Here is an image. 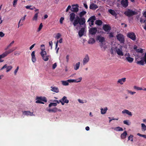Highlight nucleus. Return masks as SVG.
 Returning <instances> with one entry per match:
<instances>
[{
    "mask_svg": "<svg viewBox=\"0 0 146 146\" xmlns=\"http://www.w3.org/2000/svg\"><path fill=\"white\" fill-rule=\"evenodd\" d=\"M12 44H11V43H10V44H9V45L7 46L6 48H5V50H7L9 48L12 46Z\"/></svg>",
    "mask_w": 146,
    "mask_h": 146,
    "instance_id": "obj_54",
    "label": "nucleus"
},
{
    "mask_svg": "<svg viewBox=\"0 0 146 146\" xmlns=\"http://www.w3.org/2000/svg\"><path fill=\"white\" fill-rule=\"evenodd\" d=\"M128 0H121V4L123 7L126 8L128 5Z\"/></svg>",
    "mask_w": 146,
    "mask_h": 146,
    "instance_id": "obj_11",
    "label": "nucleus"
},
{
    "mask_svg": "<svg viewBox=\"0 0 146 146\" xmlns=\"http://www.w3.org/2000/svg\"><path fill=\"white\" fill-rule=\"evenodd\" d=\"M26 16V15H25V16H24L22 17L21 19L20 20H21L22 21H24L25 20V17Z\"/></svg>",
    "mask_w": 146,
    "mask_h": 146,
    "instance_id": "obj_56",
    "label": "nucleus"
},
{
    "mask_svg": "<svg viewBox=\"0 0 146 146\" xmlns=\"http://www.w3.org/2000/svg\"><path fill=\"white\" fill-rule=\"evenodd\" d=\"M41 51L40 52V54L41 57H42V59L46 61H48L49 56L46 55V51H44V48H41Z\"/></svg>",
    "mask_w": 146,
    "mask_h": 146,
    "instance_id": "obj_2",
    "label": "nucleus"
},
{
    "mask_svg": "<svg viewBox=\"0 0 146 146\" xmlns=\"http://www.w3.org/2000/svg\"><path fill=\"white\" fill-rule=\"evenodd\" d=\"M97 32V29L96 27L92 28H90L89 30V33L92 35L96 34Z\"/></svg>",
    "mask_w": 146,
    "mask_h": 146,
    "instance_id": "obj_15",
    "label": "nucleus"
},
{
    "mask_svg": "<svg viewBox=\"0 0 146 146\" xmlns=\"http://www.w3.org/2000/svg\"><path fill=\"white\" fill-rule=\"evenodd\" d=\"M50 88H51V90L54 92L57 93L59 92V90L58 88L56 87H51Z\"/></svg>",
    "mask_w": 146,
    "mask_h": 146,
    "instance_id": "obj_23",
    "label": "nucleus"
},
{
    "mask_svg": "<svg viewBox=\"0 0 146 146\" xmlns=\"http://www.w3.org/2000/svg\"><path fill=\"white\" fill-rule=\"evenodd\" d=\"M136 63L138 64L141 65H143L144 64V61L143 60L137 61Z\"/></svg>",
    "mask_w": 146,
    "mask_h": 146,
    "instance_id": "obj_37",
    "label": "nucleus"
},
{
    "mask_svg": "<svg viewBox=\"0 0 146 146\" xmlns=\"http://www.w3.org/2000/svg\"><path fill=\"white\" fill-rule=\"evenodd\" d=\"M72 8L71 9V11L72 12L77 13L79 11V9L78 8V5L77 4L75 5H72Z\"/></svg>",
    "mask_w": 146,
    "mask_h": 146,
    "instance_id": "obj_9",
    "label": "nucleus"
},
{
    "mask_svg": "<svg viewBox=\"0 0 146 146\" xmlns=\"http://www.w3.org/2000/svg\"><path fill=\"white\" fill-rule=\"evenodd\" d=\"M76 15L75 13H70L69 15L70 20L71 22H73L75 18Z\"/></svg>",
    "mask_w": 146,
    "mask_h": 146,
    "instance_id": "obj_17",
    "label": "nucleus"
},
{
    "mask_svg": "<svg viewBox=\"0 0 146 146\" xmlns=\"http://www.w3.org/2000/svg\"><path fill=\"white\" fill-rule=\"evenodd\" d=\"M127 36L133 40L136 39V36L135 34L132 32H130L127 34Z\"/></svg>",
    "mask_w": 146,
    "mask_h": 146,
    "instance_id": "obj_7",
    "label": "nucleus"
},
{
    "mask_svg": "<svg viewBox=\"0 0 146 146\" xmlns=\"http://www.w3.org/2000/svg\"><path fill=\"white\" fill-rule=\"evenodd\" d=\"M109 36L110 38H112V37H113V33L112 32L109 33Z\"/></svg>",
    "mask_w": 146,
    "mask_h": 146,
    "instance_id": "obj_59",
    "label": "nucleus"
},
{
    "mask_svg": "<svg viewBox=\"0 0 146 146\" xmlns=\"http://www.w3.org/2000/svg\"><path fill=\"white\" fill-rule=\"evenodd\" d=\"M71 6L70 5H68V6L67 9H66V12H68L69 9H71Z\"/></svg>",
    "mask_w": 146,
    "mask_h": 146,
    "instance_id": "obj_57",
    "label": "nucleus"
},
{
    "mask_svg": "<svg viewBox=\"0 0 146 146\" xmlns=\"http://www.w3.org/2000/svg\"><path fill=\"white\" fill-rule=\"evenodd\" d=\"M13 51H13L12 50V49H10L8 51H6V52H5L6 53V54H10V53H11Z\"/></svg>",
    "mask_w": 146,
    "mask_h": 146,
    "instance_id": "obj_44",
    "label": "nucleus"
},
{
    "mask_svg": "<svg viewBox=\"0 0 146 146\" xmlns=\"http://www.w3.org/2000/svg\"><path fill=\"white\" fill-rule=\"evenodd\" d=\"M64 18L63 17H62L60 18V24H62V22H63V20H64Z\"/></svg>",
    "mask_w": 146,
    "mask_h": 146,
    "instance_id": "obj_53",
    "label": "nucleus"
},
{
    "mask_svg": "<svg viewBox=\"0 0 146 146\" xmlns=\"http://www.w3.org/2000/svg\"><path fill=\"white\" fill-rule=\"evenodd\" d=\"M97 40L99 41L100 43H102L104 41V38L101 36H98L97 38Z\"/></svg>",
    "mask_w": 146,
    "mask_h": 146,
    "instance_id": "obj_25",
    "label": "nucleus"
},
{
    "mask_svg": "<svg viewBox=\"0 0 146 146\" xmlns=\"http://www.w3.org/2000/svg\"><path fill=\"white\" fill-rule=\"evenodd\" d=\"M86 13V12L84 11H83L79 13V17L77 16L76 18L73 22V25L74 26H76L78 24L80 25H86L85 18L82 17Z\"/></svg>",
    "mask_w": 146,
    "mask_h": 146,
    "instance_id": "obj_1",
    "label": "nucleus"
},
{
    "mask_svg": "<svg viewBox=\"0 0 146 146\" xmlns=\"http://www.w3.org/2000/svg\"><path fill=\"white\" fill-rule=\"evenodd\" d=\"M98 8L97 5L94 3H92L90 4V8L92 10H95Z\"/></svg>",
    "mask_w": 146,
    "mask_h": 146,
    "instance_id": "obj_20",
    "label": "nucleus"
},
{
    "mask_svg": "<svg viewBox=\"0 0 146 146\" xmlns=\"http://www.w3.org/2000/svg\"><path fill=\"white\" fill-rule=\"evenodd\" d=\"M21 52H20L16 51L14 52V54L15 56H18L20 54Z\"/></svg>",
    "mask_w": 146,
    "mask_h": 146,
    "instance_id": "obj_48",
    "label": "nucleus"
},
{
    "mask_svg": "<svg viewBox=\"0 0 146 146\" xmlns=\"http://www.w3.org/2000/svg\"><path fill=\"white\" fill-rule=\"evenodd\" d=\"M80 66V62H78L77 63H76L74 67V69L75 70H77L79 68V67Z\"/></svg>",
    "mask_w": 146,
    "mask_h": 146,
    "instance_id": "obj_33",
    "label": "nucleus"
},
{
    "mask_svg": "<svg viewBox=\"0 0 146 146\" xmlns=\"http://www.w3.org/2000/svg\"><path fill=\"white\" fill-rule=\"evenodd\" d=\"M128 93L130 94L131 95H133L134 94L136 93V92H132L130 90H128Z\"/></svg>",
    "mask_w": 146,
    "mask_h": 146,
    "instance_id": "obj_50",
    "label": "nucleus"
},
{
    "mask_svg": "<svg viewBox=\"0 0 146 146\" xmlns=\"http://www.w3.org/2000/svg\"><path fill=\"white\" fill-rule=\"evenodd\" d=\"M80 80V79H79V81H77V80H75L74 79H69L68 80V82H69V83L71 82H75V83H78L79 82Z\"/></svg>",
    "mask_w": 146,
    "mask_h": 146,
    "instance_id": "obj_36",
    "label": "nucleus"
},
{
    "mask_svg": "<svg viewBox=\"0 0 146 146\" xmlns=\"http://www.w3.org/2000/svg\"><path fill=\"white\" fill-rule=\"evenodd\" d=\"M32 7V5H27L25 7V8L27 9H29L30 8V7Z\"/></svg>",
    "mask_w": 146,
    "mask_h": 146,
    "instance_id": "obj_63",
    "label": "nucleus"
},
{
    "mask_svg": "<svg viewBox=\"0 0 146 146\" xmlns=\"http://www.w3.org/2000/svg\"><path fill=\"white\" fill-rule=\"evenodd\" d=\"M141 127L142 131H145L146 130V126L144 124H141Z\"/></svg>",
    "mask_w": 146,
    "mask_h": 146,
    "instance_id": "obj_40",
    "label": "nucleus"
},
{
    "mask_svg": "<svg viewBox=\"0 0 146 146\" xmlns=\"http://www.w3.org/2000/svg\"><path fill=\"white\" fill-rule=\"evenodd\" d=\"M43 27V25L42 23H40V24L39 25V28H38V31L39 32L40 31L41 29Z\"/></svg>",
    "mask_w": 146,
    "mask_h": 146,
    "instance_id": "obj_43",
    "label": "nucleus"
},
{
    "mask_svg": "<svg viewBox=\"0 0 146 146\" xmlns=\"http://www.w3.org/2000/svg\"><path fill=\"white\" fill-rule=\"evenodd\" d=\"M95 23L97 25L100 26L102 25V22L101 20H96L95 22Z\"/></svg>",
    "mask_w": 146,
    "mask_h": 146,
    "instance_id": "obj_34",
    "label": "nucleus"
},
{
    "mask_svg": "<svg viewBox=\"0 0 146 146\" xmlns=\"http://www.w3.org/2000/svg\"><path fill=\"white\" fill-rule=\"evenodd\" d=\"M35 44H33L32 45H31V47H29V49L30 50H31L32 48H33L35 46Z\"/></svg>",
    "mask_w": 146,
    "mask_h": 146,
    "instance_id": "obj_64",
    "label": "nucleus"
},
{
    "mask_svg": "<svg viewBox=\"0 0 146 146\" xmlns=\"http://www.w3.org/2000/svg\"><path fill=\"white\" fill-rule=\"evenodd\" d=\"M133 135H131L128 137V140H131V141H133Z\"/></svg>",
    "mask_w": 146,
    "mask_h": 146,
    "instance_id": "obj_42",
    "label": "nucleus"
},
{
    "mask_svg": "<svg viewBox=\"0 0 146 146\" xmlns=\"http://www.w3.org/2000/svg\"><path fill=\"white\" fill-rule=\"evenodd\" d=\"M58 40H57V41H56V47H55V49H56V54L58 53V50L59 49V47H58L57 48L58 46Z\"/></svg>",
    "mask_w": 146,
    "mask_h": 146,
    "instance_id": "obj_38",
    "label": "nucleus"
},
{
    "mask_svg": "<svg viewBox=\"0 0 146 146\" xmlns=\"http://www.w3.org/2000/svg\"><path fill=\"white\" fill-rule=\"evenodd\" d=\"M49 45L50 46V49H52V41H50L49 42Z\"/></svg>",
    "mask_w": 146,
    "mask_h": 146,
    "instance_id": "obj_55",
    "label": "nucleus"
},
{
    "mask_svg": "<svg viewBox=\"0 0 146 146\" xmlns=\"http://www.w3.org/2000/svg\"><path fill=\"white\" fill-rule=\"evenodd\" d=\"M62 85L64 86H68L69 85V82L68 81V80L66 81L63 80L61 81Z\"/></svg>",
    "mask_w": 146,
    "mask_h": 146,
    "instance_id": "obj_32",
    "label": "nucleus"
},
{
    "mask_svg": "<svg viewBox=\"0 0 146 146\" xmlns=\"http://www.w3.org/2000/svg\"><path fill=\"white\" fill-rule=\"evenodd\" d=\"M114 130L116 131H123V129L122 128L120 127H117L113 128Z\"/></svg>",
    "mask_w": 146,
    "mask_h": 146,
    "instance_id": "obj_29",
    "label": "nucleus"
},
{
    "mask_svg": "<svg viewBox=\"0 0 146 146\" xmlns=\"http://www.w3.org/2000/svg\"><path fill=\"white\" fill-rule=\"evenodd\" d=\"M5 35V34L4 33H3L2 32H0V36L1 37H3Z\"/></svg>",
    "mask_w": 146,
    "mask_h": 146,
    "instance_id": "obj_58",
    "label": "nucleus"
},
{
    "mask_svg": "<svg viewBox=\"0 0 146 146\" xmlns=\"http://www.w3.org/2000/svg\"><path fill=\"white\" fill-rule=\"evenodd\" d=\"M7 55L8 54H7L5 52H4L2 54H0V59H1L2 58L5 57L7 56Z\"/></svg>",
    "mask_w": 146,
    "mask_h": 146,
    "instance_id": "obj_39",
    "label": "nucleus"
},
{
    "mask_svg": "<svg viewBox=\"0 0 146 146\" xmlns=\"http://www.w3.org/2000/svg\"><path fill=\"white\" fill-rule=\"evenodd\" d=\"M121 113H122L123 114H126L129 116H132V115L131 112L127 109L123 110L122 111Z\"/></svg>",
    "mask_w": 146,
    "mask_h": 146,
    "instance_id": "obj_18",
    "label": "nucleus"
},
{
    "mask_svg": "<svg viewBox=\"0 0 146 146\" xmlns=\"http://www.w3.org/2000/svg\"><path fill=\"white\" fill-rule=\"evenodd\" d=\"M60 102L61 103L62 105H63L64 103H68L69 101L67 99V98L66 96H64L63 98L60 100Z\"/></svg>",
    "mask_w": 146,
    "mask_h": 146,
    "instance_id": "obj_10",
    "label": "nucleus"
},
{
    "mask_svg": "<svg viewBox=\"0 0 146 146\" xmlns=\"http://www.w3.org/2000/svg\"><path fill=\"white\" fill-rule=\"evenodd\" d=\"M57 105L56 103H50L48 105L49 107H50L51 106H56Z\"/></svg>",
    "mask_w": 146,
    "mask_h": 146,
    "instance_id": "obj_41",
    "label": "nucleus"
},
{
    "mask_svg": "<svg viewBox=\"0 0 146 146\" xmlns=\"http://www.w3.org/2000/svg\"><path fill=\"white\" fill-rule=\"evenodd\" d=\"M100 48H102V50L104 51L106 48H107L106 46L104 44H103V43H100Z\"/></svg>",
    "mask_w": 146,
    "mask_h": 146,
    "instance_id": "obj_28",
    "label": "nucleus"
},
{
    "mask_svg": "<svg viewBox=\"0 0 146 146\" xmlns=\"http://www.w3.org/2000/svg\"><path fill=\"white\" fill-rule=\"evenodd\" d=\"M36 101L35 103L41 104H44L43 102H46L47 101L46 98L45 97L37 96L36 98Z\"/></svg>",
    "mask_w": 146,
    "mask_h": 146,
    "instance_id": "obj_3",
    "label": "nucleus"
},
{
    "mask_svg": "<svg viewBox=\"0 0 146 146\" xmlns=\"http://www.w3.org/2000/svg\"><path fill=\"white\" fill-rule=\"evenodd\" d=\"M23 113L27 116H32L33 115V112H31L30 111H25L23 112Z\"/></svg>",
    "mask_w": 146,
    "mask_h": 146,
    "instance_id": "obj_22",
    "label": "nucleus"
},
{
    "mask_svg": "<svg viewBox=\"0 0 146 146\" xmlns=\"http://www.w3.org/2000/svg\"><path fill=\"white\" fill-rule=\"evenodd\" d=\"M116 37L117 40L120 42L121 43H123L125 42V39L123 35L119 34L117 35Z\"/></svg>",
    "mask_w": 146,
    "mask_h": 146,
    "instance_id": "obj_6",
    "label": "nucleus"
},
{
    "mask_svg": "<svg viewBox=\"0 0 146 146\" xmlns=\"http://www.w3.org/2000/svg\"><path fill=\"white\" fill-rule=\"evenodd\" d=\"M58 108H54L52 109H47V111L49 112H56L57 111Z\"/></svg>",
    "mask_w": 146,
    "mask_h": 146,
    "instance_id": "obj_26",
    "label": "nucleus"
},
{
    "mask_svg": "<svg viewBox=\"0 0 146 146\" xmlns=\"http://www.w3.org/2000/svg\"><path fill=\"white\" fill-rule=\"evenodd\" d=\"M31 60L33 62H35V61H36V58L35 56H31Z\"/></svg>",
    "mask_w": 146,
    "mask_h": 146,
    "instance_id": "obj_46",
    "label": "nucleus"
},
{
    "mask_svg": "<svg viewBox=\"0 0 146 146\" xmlns=\"http://www.w3.org/2000/svg\"><path fill=\"white\" fill-rule=\"evenodd\" d=\"M18 1V0H14L13 3V6L14 7H15V6Z\"/></svg>",
    "mask_w": 146,
    "mask_h": 146,
    "instance_id": "obj_52",
    "label": "nucleus"
},
{
    "mask_svg": "<svg viewBox=\"0 0 146 146\" xmlns=\"http://www.w3.org/2000/svg\"><path fill=\"white\" fill-rule=\"evenodd\" d=\"M89 60V56L88 54L85 56L84 59H83V65H85L88 62Z\"/></svg>",
    "mask_w": 146,
    "mask_h": 146,
    "instance_id": "obj_16",
    "label": "nucleus"
},
{
    "mask_svg": "<svg viewBox=\"0 0 146 146\" xmlns=\"http://www.w3.org/2000/svg\"><path fill=\"white\" fill-rule=\"evenodd\" d=\"M125 78H123L119 79L117 81V83H119L121 85L123 84V83L125 82Z\"/></svg>",
    "mask_w": 146,
    "mask_h": 146,
    "instance_id": "obj_24",
    "label": "nucleus"
},
{
    "mask_svg": "<svg viewBox=\"0 0 146 146\" xmlns=\"http://www.w3.org/2000/svg\"><path fill=\"white\" fill-rule=\"evenodd\" d=\"M95 42V39L93 38H90L88 41V43L89 44H93Z\"/></svg>",
    "mask_w": 146,
    "mask_h": 146,
    "instance_id": "obj_31",
    "label": "nucleus"
},
{
    "mask_svg": "<svg viewBox=\"0 0 146 146\" xmlns=\"http://www.w3.org/2000/svg\"><path fill=\"white\" fill-rule=\"evenodd\" d=\"M127 133L126 131H125L121 135V138L124 139L126 137Z\"/></svg>",
    "mask_w": 146,
    "mask_h": 146,
    "instance_id": "obj_27",
    "label": "nucleus"
},
{
    "mask_svg": "<svg viewBox=\"0 0 146 146\" xmlns=\"http://www.w3.org/2000/svg\"><path fill=\"white\" fill-rule=\"evenodd\" d=\"M96 19V17L94 16H93L89 18L87 22L88 23L90 27H92L94 25V21Z\"/></svg>",
    "mask_w": 146,
    "mask_h": 146,
    "instance_id": "obj_5",
    "label": "nucleus"
},
{
    "mask_svg": "<svg viewBox=\"0 0 146 146\" xmlns=\"http://www.w3.org/2000/svg\"><path fill=\"white\" fill-rule=\"evenodd\" d=\"M134 89H136L137 90H143V89L142 88H141L139 87H137L136 86H134Z\"/></svg>",
    "mask_w": 146,
    "mask_h": 146,
    "instance_id": "obj_47",
    "label": "nucleus"
},
{
    "mask_svg": "<svg viewBox=\"0 0 146 146\" xmlns=\"http://www.w3.org/2000/svg\"><path fill=\"white\" fill-rule=\"evenodd\" d=\"M19 68V66H17V68L15 70L14 72V74L15 75H16L17 73V72Z\"/></svg>",
    "mask_w": 146,
    "mask_h": 146,
    "instance_id": "obj_49",
    "label": "nucleus"
},
{
    "mask_svg": "<svg viewBox=\"0 0 146 146\" xmlns=\"http://www.w3.org/2000/svg\"><path fill=\"white\" fill-rule=\"evenodd\" d=\"M85 31V29L84 28H81L80 30H79L78 32V35L80 37L83 36L84 34Z\"/></svg>",
    "mask_w": 146,
    "mask_h": 146,
    "instance_id": "obj_19",
    "label": "nucleus"
},
{
    "mask_svg": "<svg viewBox=\"0 0 146 146\" xmlns=\"http://www.w3.org/2000/svg\"><path fill=\"white\" fill-rule=\"evenodd\" d=\"M60 36L61 35H60V34L59 33H58L57 34V35H56V38L58 39L60 38Z\"/></svg>",
    "mask_w": 146,
    "mask_h": 146,
    "instance_id": "obj_62",
    "label": "nucleus"
},
{
    "mask_svg": "<svg viewBox=\"0 0 146 146\" xmlns=\"http://www.w3.org/2000/svg\"><path fill=\"white\" fill-rule=\"evenodd\" d=\"M56 66H57V65H56V63H55L54 64H53V65L52 67V69H54L55 68H56Z\"/></svg>",
    "mask_w": 146,
    "mask_h": 146,
    "instance_id": "obj_61",
    "label": "nucleus"
},
{
    "mask_svg": "<svg viewBox=\"0 0 146 146\" xmlns=\"http://www.w3.org/2000/svg\"><path fill=\"white\" fill-rule=\"evenodd\" d=\"M120 48H117L115 47V51L116 52L117 54L119 56H123V54L122 50V49L121 46Z\"/></svg>",
    "mask_w": 146,
    "mask_h": 146,
    "instance_id": "obj_14",
    "label": "nucleus"
},
{
    "mask_svg": "<svg viewBox=\"0 0 146 146\" xmlns=\"http://www.w3.org/2000/svg\"><path fill=\"white\" fill-rule=\"evenodd\" d=\"M108 12L113 16H116L117 15V13H116L115 11L111 9L108 10Z\"/></svg>",
    "mask_w": 146,
    "mask_h": 146,
    "instance_id": "obj_21",
    "label": "nucleus"
},
{
    "mask_svg": "<svg viewBox=\"0 0 146 146\" xmlns=\"http://www.w3.org/2000/svg\"><path fill=\"white\" fill-rule=\"evenodd\" d=\"M12 66H7V64H5L4 66H3L2 68L0 69V71L3 70L4 69L6 68V72H8L10 70H11L12 68Z\"/></svg>",
    "mask_w": 146,
    "mask_h": 146,
    "instance_id": "obj_12",
    "label": "nucleus"
},
{
    "mask_svg": "<svg viewBox=\"0 0 146 146\" xmlns=\"http://www.w3.org/2000/svg\"><path fill=\"white\" fill-rule=\"evenodd\" d=\"M124 14L125 15L128 17H131L133 15H136V12L133 11L130 9H128V10L125 11L124 12Z\"/></svg>",
    "mask_w": 146,
    "mask_h": 146,
    "instance_id": "obj_4",
    "label": "nucleus"
},
{
    "mask_svg": "<svg viewBox=\"0 0 146 146\" xmlns=\"http://www.w3.org/2000/svg\"><path fill=\"white\" fill-rule=\"evenodd\" d=\"M143 59L144 62H145V63L146 64V52L145 53V55H144L143 57Z\"/></svg>",
    "mask_w": 146,
    "mask_h": 146,
    "instance_id": "obj_60",
    "label": "nucleus"
},
{
    "mask_svg": "<svg viewBox=\"0 0 146 146\" xmlns=\"http://www.w3.org/2000/svg\"><path fill=\"white\" fill-rule=\"evenodd\" d=\"M123 123L126 124L127 125H129V124L128 123V121L127 120L123 121Z\"/></svg>",
    "mask_w": 146,
    "mask_h": 146,
    "instance_id": "obj_51",
    "label": "nucleus"
},
{
    "mask_svg": "<svg viewBox=\"0 0 146 146\" xmlns=\"http://www.w3.org/2000/svg\"><path fill=\"white\" fill-rule=\"evenodd\" d=\"M125 56L126 57L125 60L129 63H132L134 61V59L130 57V54L129 53L125 54Z\"/></svg>",
    "mask_w": 146,
    "mask_h": 146,
    "instance_id": "obj_8",
    "label": "nucleus"
},
{
    "mask_svg": "<svg viewBox=\"0 0 146 146\" xmlns=\"http://www.w3.org/2000/svg\"><path fill=\"white\" fill-rule=\"evenodd\" d=\"M38 13H39L38 12L35 14L34 16L33 19H32L33 20L35 21H37V20L38 15Z\"/></svg>",
    "mask_w": 146,
    "mask_h": 146,
    "instance_id": "obj_30",
    "label": "nucleus"
},
{
    "mask_svg": "<svg viewBox=\"0 0 146 146\" xmlns=\"http://www.w3.org/2000/svg\"><path fill=\"white\" fill-rule=\"evenodd\" d=\"M108 110V108H107L106 107L104 108V109L102 108L101 109V113L102 114H105L106 113V111Z\"/></svg>",
    "mask_w": 146,
    "mask_h": 146,
    "instance_id": "obj_35",
    "label": "nucleus"
},
{
    "mask_svg": "<svg viewBox=\"0 0 146 146\" xmlns=\"http://www.w3.org/2000/svg\"><path fill=\"white\" fill-rule=\"evenodd\" d=\"M136 51L137 52H139L141 53H142L143 52V50L141 48H140L138 49H137Z\"/></svg>",
    "mask_w": 146,
    "mask_h": 146,
    "instance_id": "obj_45",
    "label": "nucleus"
},
{
    "mask_svg": "<svg viewBox=\"0 0 146 146\" xmlns=\"http://www.w3.org/2000/svg\"><path fill=\"white\" fill-rule=\"evenodd\" d=\"M102 28L105 32H108L111 30V27L108 25H104Z\"/></svg>",
    "mask_w": 146,
    "mask_h": 146,
    "instance_id": "obj_13",
    "label": "nucleus"
}]
</instances>
